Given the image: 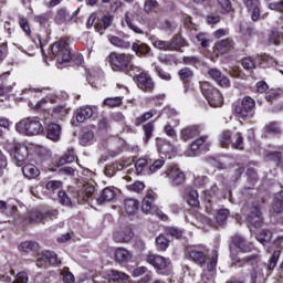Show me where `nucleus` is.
<instances>
[{
  "instance_id": "43",
  "label": "nucleus",
  "mask_w": 283,
  "mask_h": 283,
  "mask_svg": "<svg viewBox=\"0 0 283 283\" xmlns=\"http://www.w3.org/2000/svg\"><path fill=\"white\" fill-rule=\"evenodd\" d=\"M123 169V164H119L118 161H115L105 168V174L112 178L116 174V171H120Z\"/></svg>"
},
{
  "instance_id": "34",
  "label": "nucleus",
  "mask_w": 283,
  "mask_h": 283,
  "mask_svg": "<svg viewBox=\"0 0 283 283\" xmlns=\"http://www.w3.org/2000/svg\"><path fill=\"white\" fill-rule=\"evenodd\" d=\"M156 130V126L154 125L153 122L147 123L143 126V132H144V143L147 144L149 140H151V137L154 136V132Z\"/></svg>"
},
{
  "instance_id": "3",
  "label": "nucleus",
  "mask_w": 283,
  "mask_h": 283,
  "mask_svg": "<svg viewBox=\"0 0 283 283\" xmlns=\"http://www.w3.org/2000/svg\"><path fill=\"white\" fill-rule=\"evenodd\" d=\"M15 132L23 136H39L43 134V124L36 117H28L15 124Z\"/></svg>"
},
{
  "instance_id": "52",
  "label": "nucleus",
  "mask_w": 283,
  "mask_h": 283,
  "mask_svg": "<svg viewBox=\"0 0 283 283\" xmlns=\"http://www.w3.org/2000/svg\"><path fill=\"white\" fill-rule=\"evenodd\" d=\"M216 266H218V250H212L211 258L209 259L207 269L208 271H216Z\"/></svg>"
},
{
  "instance_id": "32",
  "label": "nucleus",
  "mask_w": 283,
  "mask_h": 283,
  "mask_svg": "<svg viewBox=\"0 0 283 283\" xmlns=\"http://www.w3.org/2000/svg\"><path fill=\"white\" fill-rule=\"evenodd\" d=\"M65 21H72V15H70L67 9H59L55 14V23H59V25H61L62 23H65Z\"/></svg>"
},
{
  "instance_id": "24",
  "label": "nucleus",
  "mask_w": 283,
  "mask_h": 283,
  "mask_svg": "<svg viewBox=\"0 0 283 283\" xmlns=\"http://www.w3.org/2000/svg\"><path fill=\"white\" fill-rule=\"evenodd\" d=\"M199 135L200 130L198 129V126H188L180 132L181 140H191V138H196V136Z\"/></svg>"
},
{
  "instance_id": "50",
  "label": "nucleus",
  "mask_w": 283,
  "mask_h": 283,
  "mask_svg": "<svg viewBox=\"0 0 283 283\" xmlns=\"http://www.w3.org/2000/svg\"><path fill=\"white\" fill-rule=\"evenodd\" d=\"M153 66H155V72L159 78L163 81H171V74H169V72L163 70V67L156 65V63H153Z\"/></svg>"
},
{
  "instance_id": "29",
  "label": "nucleus",
  "mask_w": 283,
  "mask_h": 283,
  "mask_svg": "<svg viewBox=\"0 0 283 283\" xmlns=\"http://www.w3.org/2000/svg\"><path fill=\"white\" fill-rule=\"evenodd\" d=\"M234 43L231 39H224L216 43V49L220 54H226V52H229V50H232Z\"/></svg>"
},
{
  "instance_id": "21",
  "label": "nucleus",
  "mask_w": 283,
  "mask_h": 283,
  "mask_svg": "<svg viewBox=\"0 0 283 283\" xmlns=\"http://www.w3.org/2000/svg\"><path fill=\"white\" fill-rule=\"evenodd\" d=\"M170 51L171 52H182V48H187V45H189V43L187 42V40H185V38H182L181 35H175L170 41Z\"/></svg>"
},
{
  "instance_id": "57",
  "label": "nucleus",
  "mask_w": 283,
  "mask_h": 283,
  "mask_svg": "<svg viewBox=\"0 0 283 283\" xmlns=\"http://www.w3.org/2000/svg\"><path fill=\"white\" fill-rule=\"evenodd\" d=\"M154 118V111L146 112L142 116L137 117L135 120V125L138 127L143 125V123H147V120Z\"/></svg>"
},
{
  "instance_id": "36",
  "label": "nucleus",
  "mask_w": 283,
  "mask_h": 283,
  "mask_svg": "<svg viewBox=\"0 0 283 283\" xmlns=\"http://www.w3.org/2000/svg\"><path fill=\"white\" fill-rule=\"evenodd\" d=\"M70 114V108L66 105H59L53 107L52 116L53 118H65Z\"/></svg>"
},
{
  "instance_id": "2",
  "label": "nucleus",
  "mask_w": 283,
  "mask_h": 283,
  "mask_svg": "<svg viewBox=\"0 0 283 283\" xmlns=\"http://www.w3.org/2000/svg\"><path fill=\"white\" fill-rule=\"evenodd\" d=\"M230 258L233 260L235 266H252V271L250 272V283H264V272L260 266H258L260 262V255L253 254L251 256H245L243 259H238L233 249H230Z\"/></svg>"
},
{
  "instance_id": "19",
  "label": "nucleus",
  "mask_w": 283,
  "mask_h": 283,
  "mask_svg": "<svg viewBox=\"0 0 283 283\" xmlns=\"http://www.w3.org/2000/svg\"><path fill=\"white\" fill-rule=\"evenodd\" d=\"M232 243L234 244V247L240 249L242 253H250V251H252L253 249V244L247 243V239H244V237L240 234H235L234 237H232Z\"/></svg>"
},
{
  "instance_id": "26",
  "label": "nucleus",
  "mask_w": 283,
  "mask_h": 283,
  "mask_svg": "<svg viewBox=\"0 0 283 283\" xmlns=\"http://www.w3.org/2000/svg\"><path fill=\"white\" fill-rule=\"evenodd\" d=\"M132 50L137 56H147L151 52V48L143 42L133 43Z\"/></svg>"
},
{
  "instance_id": "59",
  "label": "nucleus",
  "mask_w": 283,
  "mask_h": 283,
  "mask_svg": "<svg viewBox=\"0 0 283 283\" xmlns=\"http://www.w3.org/2000/svg\"><path fill=\"white\" fill-rule=\"evenodd\" d=\"M266 160H272V163H275L276 166H280V163L282 160V151H271L266 155Z\"/></svg>"
},
{
  "instance_id": "25",
  "label": "nucleus",
  "mask_w": 283,
  "mask_h": 283,
  "mask_svg": "<svg viewBox=\"0 0 283 283\" xmlns=\"http://www.w3.org/2000/svg\"><path fill=\"white\" fill-rule=\"evenodd\" d=\"M114 198H116V190H114V188L107 187L102 191L97 202L99 205H103V202H112Z\"/></svg>"
},
{
  "instance_id": "33",
  "label": "nucleus",
  "mask_w": 283,
  "mask_h": 283,
  "mask_svg": "<svg viewBox=\"0 0 283 283\" xmlns=\"http://www.w3.org/2000/svg\"><path fill=\"white\" fill-rule=\"evenodd\" d=\"M76 160V154L74 149H69L63 157L57 161V167H63V165H67L70 163H74Z\"/></svg>"
},
{
  "instance_id": "41",
  "label": "nucleus",
  "mask_w": 283,
  "mask_h": 283,
  "mask_svg": "<svg viewBox=\"0 0 283 283\" xmlns=\"http://www.w3.org/2000/svg\"><path fill=\"white\" fill-rule=\"evenodd\" d=\"M151 42L154 48H156L157 50H164L165 52L170 51L169 41H163L158 38H153Z\"/></svg>"
},
{
  "instance_id": "45",
  "label": "nucleus",
  "mask_w": 283,
  "mask_h": 283,
  "mask_svg": "<svg viewBox=\"0 0 283 283\" xmlns=\"http://www.w3.org/2000/svg\"><path fill=\"white\" fill-rule=\"evenodd\" d=\"M233 149H244V137L241 133H235L231 143Z\"/></svg>"
},
{
  "instance_id": "63",
  "label": "nucleus",
  "mask_w": 283,
  "mask_h": 283,
  "mask_svg": "<svg viewBox=\"0 0 283 283\" xmlns=\"http://www.w3.org/2000/svg\"><path fill=\"white\" fill-rule=\"evenodd\" d=\"M149 163H151V160L148 161L145 158L138 159L135 163V169H136L137 174H140L142 171H145V167H147V165H149Z\"/></svg>"
},
{
  "instance_id": "47",
  "label": "nucleus",
  "mask_w": 283,
  "mask_h": 283,
  "mask_svg": "<svg viewBox=\"0 0 283 283\" xmlns=\"http://www.w3.org/2000/svg\"><path fill=\"white\" fill-rule=\"evenodd\" d=\"M280 255H282V251L280 250H275L270 260H269V265L268 269L269 271H273V269H275V266H277V261L280 260Z\"/></svg>"
},
{
  "instance_id": "10",
  "label": "nucleus",
  "mask_w": 283,
  "mask_h": 283,
  "mask_svg": "<svg viewBox=\"0 0 283 283\" xmlns=\"http://www.w3.org/2000/svg\"><path fill=\"white\" fill-rule=\"evenodd\" d=\"M145 261L154 266V269H157L161 275H165L166 269H169V259H166L161 255L149 253L146 255Z\"/></svg>"
},
{
  "instance_id": "54",
  "label": "nucleus",
  "mask_w": 283,
  "mask_h": 283,
  "mask_svg": "<svg viewBox=\"0 0 283 283\" xmlns=\"http://www.w3.org/2000/svg\"><path fill=\"white\" fill-rule=\"evenodd\" d=\"M126 25H128L129 30H133L136 34H144L140 28H138L136 24H134V20H132V17L129 13H126L125 15Z\"/></svg>"
},
{
  "instance_id": "28",
  "label": "nucleus",
  "mask_w": 283,
  "mask_h": 283,
  "mask_svg": "<svg viewBox=\"0 0 283 283\" xmlns=\"http://www.w3.org/2000/svg\"><path fill=\"white\" fill-rule=\"evenodd\" d=\"M23 176L25 178H29V180H32V178H36L41 171H39V168L34 166L33 164H28L22 168Z\"/></svg>"
},
{
  "instance_id": "15",
  "label": "nucleus",
  "mask_w": 283,
  "mask_h": 283,
  "mask_svg": "<svg viewBox=\"0 0 283 283\" xmlns=\"http://www.w3.org/2000/svg\"><path fill=\"white\" fill-rule=\"evenodd\" d=\"M208 76L212 78L220 87H231V81L227 75H222V72L218 69H209Z\"/></svg>"
},
{
  "instance_id": "56",
  "label": "nucleus",
  "mask_w": 283,
  "mask_h": 283,
  "mask_svg": "<svg viewBox=\"0 0 283 283\" xmlns=\"http://www.w3.org/2000/svg\"><path fill=\"white\" fill-rule=\"evenodd\" d=\"M221 147H229L231 145V130H224L220 135Z\"/></svg>"
},
{
  "instance_id": "39",
  "label": "nucleus",
  "mask_w": 283,
  "mask_h": 283,
  "mask_svg": "<svg viewBox=\"0 0 283 283\" xmlns=\"http://www.w3.org/2000/svg\"><path fill=\"white\" fill-rule=\"evenodd\" d=\"M39 249V243L34 241H24L20 244L19 250L24 253H30L31 251H36Z\"/></svg>"
},
{
  "instance_id": "40",
  "label": "nucleus",
  "mask_w": 283,
  "mask_h": 283,
  "mask_svg": "<svg viewBox=\"0 0 283 283\" xmlns=\"http://www.w3.org/2000/svg\"><path fill=\"white\" fill-rule=\"evenodd\" d=\"M112 21H113V18L109 17V15H105L103 19H102V24L98 25V24H95V30L96 32H99V34H103V31L104 30H107V28H109L112 25Z\"/></svg>"
},
{
  "instance_id": "5",
  "label": "nucleus",
  "mask_w": 283,
  "mask_h": 283,
  "mask_svg": "<svg viewBox=\"0 0 283 283\" xmlns=\"http://www.w3.org/2000/svg\"><path fill=\"white\" fill-rule=\"evenodd\" d=\"M200 90L210 107H222V94L209 82H200Z\"/></svg>"
},
{
  "instance_id": "64",
  "label": "nucleus",
  "mask_w": 283,
  "mask_h": 283,
  "mask_svg": "<svg viewBox=\"0 0 283 283\" xmlns=\"http://www.w3.org/2000/svg\"><path fill=\"white\" fill-rule=\"evenodd\" d=\"M61 187H63V182L59 180H51L46 182L48 191H57Z\"/></svg>"
},
{
  "instance_id": "7",
  "label": "nucleus",
  "mask_w": 283,
  "mask_h": 283,
  "mask_svg": "<svg viewBox=\"0 0 283 283\" xmlns=\"http://www.w3.org/2000/svg\"><path fill=\"white\" fill-rule=\"evenodd\" d=\"M234 114L239 118H253L255 114V99L251 96L243 97L240 104L234 105Z\"/></svg>"
},
{
  "instance_id": "16",
  "label": "nucleus",
  "mask_w": 283,
  "mask_h": 283,
  "mask_svg": "<svg viewBox=\"0 0 283 283\" xmlns=\"http://www.w3.org/2000/svg\"><path fill=\"white\" fill-rule=\"evenodd\" d=\"M248 224L254 227V229H260L262 227V212L260 211V207H252L250 213L248 214Z\"/></svg>"
},
{
  "instance_id": "22",
  "label": "nucleus",
  "mask_w": 283,
  "mask_h": 283,
  "mask_svg": "<svg viewBox=\"0 0 283 283\" xmlns=\"http://www.w3.org/2000/svg\"><path fill=\"white\" fill-rule=\"evenodd\" d=\"M91 116H94V111L90 106H83L75 113L77 123H85Z\"/></svg>"
},
{
  "instance_id": "11",
  "label": "nucleus",
  "mask_w": 283,
  "mask_h": 283,
  "mask_svg": "<svg viewBox=\"0 0 283 283\" xmlns=\"http://www.w3.org/2000/svg\"><path fill=\"white\" fill-rule=\"evenodd\" d=\"M163 176L169 178L171 185L178 187L185 182V172L178 168L176 165H170L167 169L163 172Z\"/></svg>"
},
{
  "instance_id": "44",
  "label": "nucleus",
  "mask_w": 283,
  "mask_h": 283,
  "mask_svg": "<svg viewBox=\"0 0 283 283\" xmlns=\"http://www.w3.org/2000/svg\"><path fill=\"white\" fill-rule=\"evenodd\" d=\"M57 198L60 205H63L64 207H72V198H70V195H67V192L60 190L57 192Z\"/></svg>"
},
{
  "instance_id": "18",
  "label": "nucleus",
  "mask_w": 283,
  "mask_h": 283,
  "mask_svg": "<svg viewBox=\"0 0 283 283\" xmlns=\"http://www.w3.org/2000/svg\"><path fill=\"white\" fill-rule=\"evenodd\" d=\"M107 39L109 43H112V45H114L115 48H120L122 50H129V48H132V42L125 40L129 39V35L127 34H125L124 38L109 34Z\"/></svg>"
},
{
  "instance_id": "17",
  "label": "nucleus",
  "mask_w": 283,
  "mask_h": 283,
  "mask_svg": "<svg viewBox=\"0 0 283 283\" xmlns=\"http://www.w3.org/2000/svg\"><path fill=\"white\" fill-rule=\"evenodd\" d=\"M252 21H260V0H242Z\"/></svg>"
},
{
  "instance_id": "9",
  "label": "nucleus",
  "mask_w": 283,
  "mask_h": 283,
  "mask_svg": "<svg viewBox=\"0 0 283 283\" xmlns=\"http://www.w3.org/2000/svg\"><path fill=\"white\" fill-rule=\"evenodd\" d=\"M96 188L93 185L85 184L81 190L70 187L67 193L72 196L73 200L76 202H87L90 198L94 196Z\"/></svg>"
},
{
  "instance_id": "20",
  "label": "nucleus",
  "mask_w": 283,
  "mask_h": 283,
  "mask_svg": "<svg viewBox=\"0 0 283 283\" xmlns=\"http://www.w3.org/2000/svg\"><path fill=\"white\" fill-rule=\"evenodd\" d=\"M46 138L53 140V143H59L61 140V125L51 123L46 127Z\"/></svg>"
},
{
  "instance_id": "6",
  "label": "nucleus",
  "mask_w": 283,
  "mask_h": 283,
  "mask_svg": "<svg viewBox=\"0 0 283 283\" xmlns=\"http://www.w3.org/2000/svg\"><path fill=\"white\" fill-rule=\"evenodd\" d=\"M59 216L57 210H32L27 213L24 217V222L27 224H36L42 222L45 224L46 220H54Z\"/></svg>"
},
{
  "instance_id": "46",
  "label": "nucleus",
  "mask_w": 283,
  "mask_h": 283,
  "mask_svg": "<svg viewBox=\"0 0 283 283\" xmlns=\"http://www.w3.org/2000/svg\"><path fill=\"white\" fill-rule=\"evenodd\" d=\"M271 238H273V233L270 230H262L256 235V240L261 242V244H266V242H271Z\"/></svg>"
},
{
  "instance_id": "58",
  "label": "nucleus",
  "mask_w": 283,
  "mask_h": 283,
  "mask_svg": "<svg viewBox=\"0 0 283 283\" xmlns=\"http://www.w3.org/2000/svg\"><path fill=\"white\" fill-rule=\"evenodd\" d=\"M243 70H255V60L251 56L241 60Z\"/></svg>"
},
{
  "instance_id": "30",
  "label": "nucleus",
  "mask_w": 283,
  "mask_h": 283,
  "mask_svg": "<svg viewBox=\"0 0 283 283\" xmlns=\"http://www.w3.org/2000/svg\"><path fill=\"white\" fill-rule=\"evenodd\" d=\"M139 203L136 199H126L124 201V209L128 216H134L138 211Z\"/></svg>"
},
{
  "instance_id": "62",
  "label": "nucleus",
  "mask_w": 283,
  "mask_h": 283,
  "mask_svg": "<svg viewBox=\"0 0 283 283\" xmlns=\"http://www.w3.org/2000/svg\"><path fill=\"white\" fill-rule=\"evenodd\" d=\"M158 8V1L156 0H146L144 4V11L146 14H149V12H154V9Z\"/></svg>"
},
{
  "instance_id": "61",
  "label": "nucleus",
  "mask_w": 283,
  "mask_h": 283,
  "mask_svg": "<svg viewBox=\"0 0 283 283\" xmlns=\"http://www.w3.org/2000/svg\"><path fill=\"white\" fill-rule=\"evenodd\" d=\"M207 136H201L200 138L192 142L190 145L191 151H198V149H200V147L207 143Z\"/></svg>"
},
{
  "instance_id": "12",
  "label": "nucleus",
  "mask_w": 283,
  "mask_h": 283,
  "mask_svg": "<svg viewBox=\"0 0 283 283\" xmlns=\"http://www.w3.org/2000/svg\"><path fill=\"white\" fill-rule=\"evenodd\" d=\"M35 264L39 266V269H48L49 264L56 266L59 264V258L56 256V253L52 251H43L42 253L38 254Z\"/></svg>"
},
{
  "instance_id": "1",
  "label": "nucleus",
  "mask_w": 283,
  "mask_h": 283,
  "mask_svg": "<svg viewBox=\"0 0 283 283\" xmlns=\"http://www.w3.org/2000/svg\"><path fill=\"white\" fill-rule=\"evenodd\" d=\"M106 61L109 63L114 72H124L128 76H136L140 72V66L135 65L134 55L127 53L112 52Z\"/></svg>"
},
{
  "instance_id": "42",
  "label": "nucleus",
  "mask_w": 283,
  "mask_h": 283,
  "mask_svg": "<svg viewBox=\"0 0 283 283\" xmlns=\"http://www.w3.org/2000/svg\"><path fill=\"white\" fill-rule=\"evenodd\" d=\"M216 213V220L218 224L222 226L224 222H227V218H229V210L228 209H217L214 211Z\"/></svg>"
},
{
  "instance_id": "14",
  "label": "nucleus",
  "mask_w": 283,
  "mask_h": 283,
  "mask_svg": "<svg viewBox=\"0 0 283 283\" xmlns=\"http://www.w3.org/2000/svg\"><path fill=\"white\" fill-rule=\"evenodd\" d=\"M11 156L17 167L23 166V163L28 160L29 156L28 146L21 144L17 145Z\"/></svg>"
},
{
  "instance_id": "13",
  "label": "nucleus",
  "mask_w": 283,
  "mask_h": 283,
  "mask_svg": "<svg viewBox=\"0 0 283 283\" xmlns=\"http://www.w3.org/2000/svg\"><path fill=\"white\" fill-rule=\"evenodd\" d=\"M133 76H136L137 86L139 90H143L144 92H151V90H154L155 84L151 75L147 72H144L143 69H140V72Z\"/></svg>"
},
{
  "instance_id": "27",
  "label": "nucleus",
  "mask_w": 283,
  "mask_h": 283,
  "mask_svg": "<svg viewBox=\"0 0 283 283\" xmlns=\"http://www.w3.org/2000/svg\"><path fill=\"white\" fill-rule=\"evenodd\" d=\"M108 277L113 282H118V283H125L129 280V275L118 270H111L108 272Z\"/></svg>"
},
{
  "instance_id": "31",
  "label": "nucleus",
  "mask_w": 283,
  "mask_h": 283,
  "mask_svg": "<svg viewBox=\"0 0 283 283\" xmlns=\"http://www.w3.org/2000/svg\"><path fill=\"white\" fill-rule=\"evenodd\" d=\"M115 260L117 262H128V260H132V253L125 248H118L115 251Z\"/></svg>"
},
{
  "instance_id": "8",
  "label": "nucleus",
  "mask_w": 283,
  "mask_h": 283,
  "mask_svg": "<svg viewBox=\"0 0 283 283\" xmlns=\"http://www.w3.org/2000/svg\"><path fill=\"white\" fill-rule=\"evenodd\" d=\"M207 253L205 245H189L186 248V258L199 266L207 264Z\"/></svg>"
},
{
  "instance_id": "49",
  "label": "nucleus",
  "mask_w": 283,
  "mask_h": 283,
  "mask_svg": "<svg viewBox=\"0 0 283 283\" xmlns=\"http://www.w3.org/2000/svg\"><path fill=\"white\" fill-rule=\"evenodd\" d=\"M198 198V191L190 190L188 195V205H190V207H200V200Z\"/></svg>"
},
{
  "instance_id": "60",
  "label": "nucleus",
  "mask_w": 283,
  "mask_h": 283,
  "mask_svg": "<svg viewBox=\"0 0 283 283\" xmlns=\"http://www.w3.org/2000/svg\"><path fill=\"white\" fill-rule=\"evenodd\" d=\"M264 130L266 132V134H280V123L271 122L269 125L264 127Z\"/></svg>"
},
{
  "instance_id": "55",
  "label": "nucleus",
  "mask_w": 283,
  "mask_h": 283,
  "mask_svg": "<svg viewBox=\"0 0 283 283\" xmlns=\"http://www.w3.org/2000/svg\"><path fill=\"white\" fill-rule=\"evenodd\" d=\"M93 142H94V132L90 130L82 135L81 145H83V147H87V145H92Z\"/></svg>"
},
{
  "instance_id": "38",
  "label": "nucleus",
  "mask_w": 283,
  "mask_h": 283,
  "mask_svg": "<svg viewBox=\"0 0 283 283\" xmlns=\"http://www.w3.org/2000/svg\"><path fill=\"white\" fill-rule=\"evenodd\" d=\"M151 207H154V195H147L142 202V211L144 213H149L151 211Z\"/></svg>"
},
{
  "instance_id": "53",
  "label": "nucleus",
  "mask_w": 283,
  "mask_h": 283,
  "mask_svg": "<svg viewBox=\"0 0 283 283\" xmlns=\"http://www.w3.org/2000/svg\"><path fill=\"white\" fill-rule=\"evenodd\" d=\"M104 105L107 107H119V105H123V97H107L104 99Z\"/></svg>"
},
{
  "instance_id": "37",
  "label": "nucleus",
  "mask_w": 283,
  "mask_h": 283,
  "mask_svg": "<svg viewBox=\"0 0 283 283\" xmlns=\"http://www.w3.org/2000/svg\"><path fill=\"white\" fill-rule=\"evenodd\" d=\"M217 4L221 14H229V12H233V4L231 3V0H217Z\"/></svg>"
},
{
  "instance_id": "35",
  "label": "nucleus",
  "mask_w": 283,
  "mask_h": 283,
  "mask_svg": "<svg viewBox=\"0 0 283 283\" xmlns=\"http://www.w3.org/2000/svg\"><path fill=\"white\" fill-rule=\"evenodd\" d=\"M272 209L274 213H283V191L274 196Z\"/></svg>"
},
{
  "instance_id": "23",
  "label": "nucleus",
  "mask_w": 283,
  "mask_h": 283,
  "mask_svg": "<svg viewBox=\"0 0 283 283\" xmlns=\"http://www.w3.org/2000/svg\"><path fill=\"white\" fill-rule=\"evenodd\" d=\"M132 238H134V232L129 228H126L125 230L115 232L113 234V240L114 242H117V243L129 242Z\"/></svg>"
},
{
  "instance_id": "48",
  "label": "nucleus",
  "mask_w": 283,
  "mask_h": 283,
  "mask_svg": "<svg viewBox=\"0 0 283 283\" xmlns=\"http://www.w3.org/2000/svg\"><path fill=\"white\" fill-rule=\"evenodd\" d=\"M270 41L271 43H274V45H280V43L283 42V30H274L270 34Z\"/></svg>"
},
{
  "instance_id": "4",
  "label": "nucleus",
  "mask_w": 283,
  "mask_h": 283,
  "mask_svg": "<svg viewBox=\"0 0 283 283\" xmlns=\"http://www.w3.org/2000/svg\"><path fill=\"white\" fill-rule=\"evenodd\" d=\"M52 56L57 59V64L70 63L72 61V51L70 50V43L65 40H60L51 46Z\"/></svg>"
},
{
  "instance_id": "51",
  "label": "nucleus",
  "mask_w": 283,
  "mask_h": 283,
  "mask_svg": "<svg viewBox=\"0 0 283 283\" xmlns=\"http://www.w3.org/2000/svg\"><path fill=\"white\" fill-rule=\"evenodd\" d=\"M156 244L159 251H167V249L169 248V240H167L165 235L160 234L156 239Z\"/></svg>"
}]
</instances>
